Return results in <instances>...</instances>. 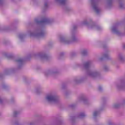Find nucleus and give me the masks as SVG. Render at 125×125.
<instances>
[{"mask_svg": "<svg viewBox=\"0 0 125 125\" xmlns=\"http://www.w3.org/2000/svg\"><path fill=\"white\" fill-rule=\"evenodd\" d=\"M92 65V62L91 61H88L83 63V65L79 64L78 67L81 68L83 71H87L86 75L88 77L90 78H93L95 79V78H99L101 76V73L100 71L97 69H95L93 71H90L89 69L90 67Z\"/></svg>", "mask_w": 125, "mask_h": 125, "instance_id": "f257e3e1", "label": "nucleus"}, {"mask_svg": "<svg viewBox=\"0 0 125 125\" xmlns=\"http://www.w3.org/2000/svg\"><path fill=\"white\" fill-rule=\"evenodd\" d=\"M77 28L78 25H74L73 26V29L71 31V34L69 39L63 35H60L59 39L60 41L62 42H63V43H65L66 44H70V43H72V42H80V39L77 38L76 32L75 31Z\"/></svg>", "mask_w": 125, "mask_h": 125, "instance_id": "f03ea898", "label": "nucleus"}, {"mask_svg": "<svg viewBox=\"0 0 125 125\" xmlns=\"http://www.w3.org/2000/svg\"><path fill=\"white\" fill-rule=\"evenodd\" d=\"M45 99L46 102H48L49 104H55V105L61 104L60 98L54 93H51L47 95Z\"/></svg>", "mask_w": 125, "mask_h": 125, "instance_id": "7ed1b4c3", "label": "nucleus"}, {"mask_svg": "<svg viewBox=\"0 0 125 125\" xmlns=\"http://www.w3.org/2000/svg\"><path fill=\"white\" fill-rule=\"evenodd\" d=\"M27 33L30 37H33L35 38H42V37H44L46 34V33H45V31L42 28L37 29L35 31V32L29 30L27 32Z\"/></svg>", "mask_w": 125, "mask_h": 125, "instance_id": "20e7f679", "label": "nucleus"}, {"mask_svg": "<svg viewBox=\"0 0 125 125\" xmlns=\"http://www.w3.org/2000/svg\"><path fill=\"white\" fill-rule=\"evenodd\" d=\"M92 20L91 19H85L81 23V25H85V26H88L89 29H96L97 31H101L102 28L99 25H97L95 24H93L89 25Z\"/></svg>", "mask_w": 125, "mask_h": 125, "instance_id": "39448f33", "label": "nucleus"}, {"mask_svg": "<svg viewBox=\"0 0 125 125\" xmlns=\"http://www.w3.org/2000/svg\"><path fill=\"white\" fill-rule=\"evenodd\" d=\"M35 21L37 25H40V26H44L47 24H51L53 22V20L46 17L44 18L41 21H39L38 19H36Z\"/></svg>", "mask_w": 125, "mask_h": 125, "instance_id": "423d86ee", "label": "nucleus"}, {"mask_svg": "<svg viewBox=\"0 0 125 125\" xmlns=\"http://www.w3.org/2000/svg\"><path fill=\"white\" fill-rule=\"evenodd\" d=\"M59 73V71L56 68H53L51 69H49L45 71L44 75L45 77L48 78V77H52L53 78H55L57 74Z\"/></svg>", "mask_w": 125, "mask_h": 125, "instance_id": "0eeeda50", "label": "nucleus"}, {"mask_svg": "<svg viewBox=\"0 0 125 125\" xmlns=\"http://www.w3.org/2000/svg\"><path fill=\"white\" fill-rule=\"evenodd\" d=\"M119 7L120 8H125V0H119ZM113 5V1L112 0H108L106 2V7L107 8H110Z\"/></svg>", "mask_w": 125, "mask_h": 125, "instance_id": "6e6552de", "label": "nucleus"}, {"mask_svg": "<svg viewBox=\"0 0 125 125\" xmlns=\"http://www.w3.org/2000/svg\"><path fill=\"white\" fill-rule=\"evenodd\" d=\"M55 2L58 3V4H60V5H63V8L64 11L66 12H69L71 9L66 5V2L67 0H55Z\"/></svg>", "mask_w": 125, "mask_h": 125, "instance_id": "1a4fd4ad", "label": "nucleus"}, {"mask_svg": "<svg viewBox=\"0 0 125 125\" xmlns=\"http://www.w3.org/2000/svg\"><path fill=\"white\" fill-rule=\"evenodd\" d=\"M120 26V24L119 23H116L114 24L112 27L111 28V31L114 34H116L117 35V36H123V33H121V31L119 30V27Z\"/></svg>", "mask_w": 125, "mask_h": 125, "instance_id": "9d476101", "label": "nucleus"}, {"mask_svg": "<svg viewBox=\"0 0 125 125\" xmlns=\"http://www.w3.org/2000/svg\"><path fill=\"white\" fill-rule=\"evenodd\" d=\"M78 99L80 101H82L85 105H88L90 104V101H89V100H88V99H87V98H86L84 95L80 96Z\"/></svg>", "mask_w": 125, "mask_h": 125, "instance_id": "9b49d317", "label": "nucleus"}, {"mask_svg": "<svg viewBox=\"0 0 125 125\" xmlns=\"http://www.w3.org/2000/svg\"><path fill=\"white\" fill-rule=\"evenodd\" d=\"M39 124V121L36 120L31 122H26L23 124H19V122H16L13 125H37Z\"/></svg>", "mask_w": 125, "mask_h": 125, "instance_id": "f8f14e48", "label": "nucleus"}, {"mask_svg": "<svg viewBox=\"0 0 125 125\" xmlns=\"http://www.w3.org/2000/svg\"><path fill=\"white\" fill-rule=\"evenodd\" d=\"M117 89H125V81L121 80L116 83Z\"/></svg>", "mask_w": 125, "mask_h": 125, "instance_id": "ddd939ff", "label": "nucleus"}, {"mask_svg": "<svg viewBox=\"0 0 125 125\" xmlns=\"http://www.w3.org/2000/svg\"><path fill=\"white\" fill-rule=\"evenodd\" d=\"M85 80H86V77H76L74 79V82L75 83H83Z\"/></svg>", "mask_w": 125, "mask_h": 125, "instance_id": "4468645a", "label": "nucleus"}, {"mask_svg": "<svg viewBox=\"0 0 125 125\" xmlns=\"http://www.w3.org/2000/svg\"><path fill=\"white\" fill-rule=\"evenodd\" d=\"M15 61L18 64L19 69H20L21 66H23V64H24L25 61L22 58H18L15 60Z\"/></svg>", "mask_w": 125, "mask_h": 125, "instance_id": "2eb2a0df", "label": "nucleus"}, {"mask_svg": "<svg viewBox=\"0 0 125 125\" xmlns=\"http://www.w3.org/2000/svg\"><path fill=\"white\" fill-rule=\"evenodd\" d=\"M39 56L42 61L48 60V58H49V56L44 53H40L39 54Z\"/></svg>", "mask_w": 125, "mask_h": 125, "instance_id": "dca6fc26", "label": "nucleus"}, {"mask_svg": "<svg viewBox=\"0 0 125 125\" xmlns=\"http://www.w3.org/2000/svg\"><path fill=\"white\" fill-rule=\"evenodd\" d=\"M125 104V99L123 100L122 104L120 103L114 104L112 105L113 108L114 109H118V108H120L122 105Z\"/></svg>", "mask_w": 125, "mask_h": 125, "instance_id": "f3484780", "label": "nucleus"}, {"mask_svg": "<svg viewBox=\"0 0 125 125\" xmlns=\"http://www.w3.org/2000/svg\"><path fill=\"white\" fill-rule=\"evenodd\" d=\"M3 56H4V57H6V58H7V59H13V58H14V56H13V55H11L7 53H4L3 54Z\"/></svg>", "mask_w": 125, "mask_h": 125, "instance_id": "a211bd4d", "label": "nucleus"}, {"mask_svg": "<svg viewBox=\"0 0 125 125\" xmlns=\"http://www.w3.org/2000/svg\"><path fill=\"white\" fill-rule=\"evenodd\" d=\"M118 59L121 62H124L125 61V57L122 54L119 53L118 55Z\"/></svg>", "mask_w": 125, "mask_h": 125, "instance_id": "6ab92c4d", "label": "nucleus"}, {"mask_svg": "<svg viewBox=\"0 0 125 125\" xmlns=\"http://www.w3.org/2000/svg\"><path fill=\"white\" fill-rule=\"evenodd\" d=\"M102 110H103V109H100L99 110H95L93 113L94 118H96V117H97V116L100 114V112H101Z\"/></svg>", "mask_w": 125, "mask_h": 125, "instance_id": "aec40b11", "label": "nucleus"}, {"mask_svg": "<svg viewBox=\"0 0 125 125\" xmlns=\"http://www.w3.org/2000/svg\"><path fill=\"white\" fill-rule=\"evenodd\" d=\"M85 116L86 115L85 113L81 112L77 115V118H78V119H83L84 118Z\"/></svg>", "mask_w": 125, "mask_h": 125, "instance_id": "412c9836", "label": "nucleus"}, {"mask_svg": "<svg viewBox=\"0 0 125 125\" xmlns=\"http://www.w3.org/2000/svg\"><path fill=\"white\" fill-rule=\"evenodd\" d=\"M19 38L21 40V41L22 42V41H23L24 39L26 38V35L23 33H21L19 35Z\"/></svg>", "mask_w": 125, "mask_h": 125, "instance_id": "4be33fe9", "label": "nucleus"}, {"mask_svg": "<svg viewBox=\"0 0 125 125\" xmlns=\"http://www.w3.org/2000/svg\"><path fill=\"white\" fill-rule=\"evenodd\" d=\"M103 58H106V59H110V56H109V54L108 53H105L103 55V58H101L100 60H103Z\"/></svg>", "mask_w": 125, "mask_h": 125, "instance_id": "5701e85b", "label": "nucleus"}, {"mask_svg": "<svg viewBox=\"0 0 125 125\" xmlns=\"http://www.w3.org/2000/svg\"><path fill=\"white\" fill-rule=\"evenodd\" d=\"M81 54L83 56H86L87 55V50L86 49H83L81 51Z\"/></svg>", "mask_w": 125, "mask_h": 125, "instance_id": "b1692460", "label": "nucleus"}, {"mask_svg": "<svg viewBox=\"0 0 125 125\" xmlns=\"http://www.w3.org/2000/svg\"><path fill=\"white\" fill-rule=\"evenodd\" d=\"M12 27H13L12 25L5 26V27H4V30L8 31L11 30V29H12Z\"/></svg>", "mask_w": 125, "mask_h": 125, "instance_id": "393cba45", "label": "nucleus"}, {"mask_svg": "<svg viewBox=\"0 0 125 125\" xmlns=\"http://www.w3.org/2000/svg\"><path fill=\"white\" fill-rule=\"evenodd\" d=\"M48 7V2L45 1L44 2V7L43 8V10H45L46 8Z\"/></svg>", "mask_w": 125, "mask_h": 125, "instance_id": "a878e982", "label": "nucleus"}, {"mask_svg": "<svg viewBox=\"0 0 125 125\" xmlns=\"http://www.w3.org/2000/svg\"><path fill=\"white\" fill-rule=\"evenodd\" d=\"M64 52H61L59 54L58 58V59H61L64 55Z\"/></svg>", "mask_w": 125, "mask_h": 125, "instance_id": "bb28decb", "label": "nucleus"}, {"mask_svg": "<svg viewBox=\"0 0 125 125\" xmlns=\"http://www.w3.org/2000/svg\"><path fill=\"white\" fill-rule=\"evenodd\" d=\"M11 72H14V69H8L6 70L5 75H8L9 73H11Z\"/></svg>", "mask_w": 125, "mask_h": 125, "instance_id": "cd10ccee", "label": "nucleus"}, {"mask_svg": "<svg viewBox=\"0 0 125 125\" xmlns=\"http://www.w3.org/2000/svg\"><path fill=\"white\" fill-rule=\"evenodd\" d=\"M20 114V112L18 111H15L13 114V117H16L18 115Z\"/></svg>", "mask_w": 125, "mask_h": 125, "instance_id": "c85d7f7f", "label": "nucleus"}, {"mask_svg": "<svg viewBox=\"0 0 125 125\" xmlns=\"http://www.w3.org/2000/svg\"><path fill=\"white\" fill-rule=\"evenodd\" d=\"M36 91L37 93H38V94H39V93H41V92H42V89L41 87L37 88L36 90Z\"/></svg>", "mask_w": 125, "mask_h": 125, "instance_id": "c756f323", "label": "nucleus"}, {"mask_svg": "<svg viewBox=\"0 0 125 125\" xmlns=\"http://www.w3.org/2000/svg\"><path fill=\"white\" fill-rule=\"evenodd\" d=\"M103 68H104V70L105 72H107V71H109V67H108V66H107V65L104 66Z\"/></svg>", "mask_w": 125, "mask_h": 125, "instance_id": "7c9ffc66", "label": "nucleus"}, {"mask_svg": "<svg viewBox=\"0 0 125 125\" xmlns=\"http://www.w3.org/2000/svg\"><path fill=\"white\" fill-rule=\"evenodd\" d=\"M2 88H3V89H7V88H8V86L5 84H3L2 85Z\"/></svg>", "mask_w": 125, "mask_h": 125, "instance_id": "2f4dec72", "label": "nucleus"}, {"mask_svg": "<svg viewBox=\"0 0 125 125\" xmlns=\"http://www.w3.org/2000/svg\"><path fill=\"white\" fill-rule=\"evenodd\" d=\"M4 5V1L3 0H0V6H2Z\"/></svg>", "mask_w": 125, "mask_h": 125, "instance_id": "473e14b6", "label": "nucleus"}, {"mask_svg": "<svg viewBox=\"0 0 125 125\" xmlns=\"http://www.w3.org/2000/svg\"><path fill=\"white\" fill-rule=\"evenodd\" d=\"M67 87V85L65 83H62V89H65V88Z\"/></svg>", "mask_w": 125, "mask_h": 125, "instance_id": "72a5a7b5", "label": "nucleus"}, {"mask_svg": "<svg viewBox=\"0 0 125 125\" xmlns=\"http://www.w3.org/2000/svg\"><path fill=\"white\" fill-rule=\"evenodd\" d=\"M75 119H76L75 117H74V116H71L70 118V120L71 122H73V121H74L75 120Z\"/></svg>", "mask_w": 125, "mask_h": 125, "instance_id": "f704fd0d", "label": "nucleus"}, {"mask_svg": "<svg viewBox=\"0 0 125 125\" xmlns=\"http://www.w3.org/2000/svg\"><path fill=\"white\" fill-rule=\"evenodd\" d=\"M99 91L100 92H102L103 91V88H102V87L101 86H99Z\"/></svg>", "mask_w": 125, "mask_h": 125, "instance_id": "c9c22d12", "label": "nucleus"}, {"mask_svg": "<svg viewBox=\"0 0 125 125\" xmlns=\"http://www.w3.org/2000/svg\"><path fill=\"white\" fill-rule=\"evenodd\" d=\"M75 55H76V53H71L70 54V56L71 57H73L75 56Z\"/></svg>", "mask_w": 125, "mask_h": 125, "instance_id": "e433bc0d", "label": "nucleus"}, {"mask_svg": "<svg viewBox=\"0 0 125 125\" xmlns=\"http://www.w3.org/2000/svg\"><path fill=\"white\" fill-rule=\"evenodd\" d=\"M2 103H3V100L0 98V104H2Z\"/></svg>", "mask_w": 125, "mask_h": 125, "instance_id": "4c0bfd02", "label": "nucleus"}, {"mask_svg": "<svg viewBox=\"0 0 125 125\" xmlns=\"http://www.w3.org/2000/svg\"><path fill=\"white\" fill-rule=\"evenodd\" d=\"M71 108H74L75 107V104H71L70 105Z\"/></svg>", "mask_w": 125, "mask_h": 125, "instance_id": "58836bf2", "label": "nucleus"}, {"mask_svg": "<svg viewBox=\"0 0 125 125\" xmlns=\"http://www.w3.org/2000/svg\"><path fill=\"white\" fill-rule=\"evenodd\" d=\"M103 47L104 48H106V47H107V45H105L104 46H104H103Z\"/></svg>", "mask_w": 125, "mask_h": 125, "instance_id": "ea45409f", "label": "nucleus"}, {"mask_svg": "<svg viewBox=\"0 0 125 125\" xmlns=\"http://www.w3.org/2000/svg\"><path fill=\"white\" fill-rule=\"evenodd\" d=\"M123 47H124V48H125V44H124L123 45Z\"/></svg>", "mask_w": 125, "mask_h": 125, "instance_id": "a19ab883", "label": "nucleus"}]
</instances>
